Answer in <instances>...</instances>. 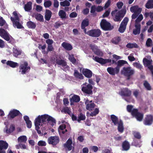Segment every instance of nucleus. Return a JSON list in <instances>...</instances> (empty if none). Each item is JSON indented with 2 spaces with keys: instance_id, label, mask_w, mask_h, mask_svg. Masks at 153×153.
Returning <instances> with one entry per match:
<instances>
[{
  "instance_id": "obj_1",
  "label": "nucleus",
  "mask_w": 153,
  "mask_h": 153,
  "mask_svg": "<svg viewBox=\"0 0 153 153\" xmlns=\"http://www.w3.org/2000/svg\"><path fill=\"white\" fill-rule=\"evenodd\" d=\"M126 12L125 9H122L119 11L115 9L111 12V14L112 16H114V20L115 22H120L125 16Z\"/></svg>"
},
{
  "instance_id": "obj_2",
  "label": "nucleus",
  "mask_w": 153,
  "mask_h": 153,
  "mask_svg": "<svg viewBox=\"0 0 153 153\" xmlns=\"http://www.w3.org/2000/svg\"><path fill=\"white\" fill-rule=\"evenodd\" d=\"M0 36L11 44H13L15 42L14 39L4 29H0Z\"/></svg>"
},
{
  "instance_id": "obj_3",
  "label": "nucleus",
  "mask_w": 153,
  "mask_h": 153,
  "mask_svg": "<svg viewBox=\"0 0 153 153\" xmlns=\"http://www.w3.org/2000/svg\"><path fill=\"white\" fill-rule=\"evenodd\" d=\"M121 73L122 74L127 77V80H129L131 77L134 74L135 71L134 69L130 67H124L121 70Z\"/></svg>"
},
{
  "instance_id": "obj_4",
  "label": "nucleus",
  "mask_w": 153,
  "mask_h": 153,
  "mask_svg": "<svg viewBox=\"0 0 153 153\" xmlns=\"http://www.w3.org/2000/svg\"><path fill=\"white\" fill-rule=\"evenodd\" d=\"M101 28L104 30L108 31L112 30L114 28L111 24L105 19H102L100 23Z\"/></svg>"
},
{
  "instance_id": "obj_5",
  "label": "nucleus",
  "mask_w": 153,
  "mask_h": 153,
  "mask_svg": "<svg viewBox=\"0 0 153 153\" xmlns=\"http://www.w3.org/2000/svg\"><path fill=\"white\" fill-rule=\"evenodd\" d=\"M19 72L21 70V74H26L30 69V67L28 65V63L27 61H24L20 64L19 67Z\"/></svg>"
},
{
  "instance_id": "obj_6",
  "label": "nucleus",
  "mask_w": 153,
  "mask_h": 153,
  "mask_svg": "<svg viewBox=\"0 0 153 153\" xmlns=\"http://www.w3.org/2000/svg\"><path fill=\"white\" fill-rule=\"evenodd\" d=\"M129 21V19L128 17H125L121 23L120 27L118 28V31L120 32L123 33L126 30L127 25Z\"/></svg>"
},
{
  "instance_id": "obj_7",
  "label": "nucleus",
  "mask_w": 153,
  "mask_h": 153,
  "mask_svg": "<svg viewBox=\"0 0 153 153\" xmlns=\"http://www.w3.org/2000/svg\"><path fill=\"white\" fill-rule=\"evenodd\" d=\"M83 85L85 86H83L82 88V90L83 92L88 94H92L93 86L85 82Z\"/></svg>"
},
{
  "instance_id": "obj_8",
  "label": "nucleus",
  "mask_w": 153,
  "mask_h": 153,
  "mask_svg": "<svg viewBox=\"0 0 153 153\" xmlns=\"http://www.w3.org/2000/svg\"><path fill=\"white\" fill-rule=\"evenodd\" d=\"M132 116L135 118L137 121H141L143 117V113L138 111V109L136 108L133 109Z\"/></svg>"
},
{
  "instance_id": "obj_9",
  "label": "nucleus",
  "mask_w": 153,
  "mask_h": 153,
  "mask_svg": "<svg viewBox=\"0 0 153 153\" xmlns=\"http://www.w3.org/2000/svg\"><path fill=\"white\" fill-rule=\"evenodd\" d=\"M41 118L42 123L43 124H44L46 120L49 122H51L55 124L56 123V121L52 117L49 116L47 114H45L41 116Z\"/></svg>"
},
{
  "instance_id": "obj_10",
  "label": "nucleus",
  "mask_w": 153,
  "mask_h": 153,
  "mask_svg": "<svg viewBox=\"0 0 153 153\" xmlns=\"http://www.w3.org/2000/svg\"><path fill=\"white\" fill-rule=\"evenodd\" d=\"M86 34L92 37H97L101 34V32L100 29H94L88 31Z\"/></svg>"
},
{
  "instance_id": "obj_11",
  "label": "nucleus",
  "mask_w": 153,
  "mask_h": 153,
  "mask_svg": "<svg viewBox=\"0 0 153 153\" xmlns=\"http://www.w3.org/2000/svg\"><path fill=\"white\" fill-rule=\"evenodd\" d=\"M48 143L52 145L53 146H56L59 142V139L58 137L55 136H51L48 140Z\"/></svg>"
},
{
  "instance_id": "obj_12",
  "label": "nucleus",
  "mask_w": 153,
  "mask_h": 153,
  "mask_svg": "<svg viewBox=\"0 0 153 153\" xmlns=\"http://www.w3.org/2000/svg\"><path fill=\"white\" fill-rule=\"evenodd\" d=\"M143 62L145 67H147L150 70L153 69V66L152 65L153 61L152 59H148L146 58H144Z\"/></svg>"
},
{
  "instance_id": "obj_13",
  "label": "nucleus",
  "mask_w": 153,
  "mask_h": 153,
  "mask_svg": "<svg viewBox=\"0 0 153 153\" xmlns=\"http://www.w3.org/2000/svg\"><path fill=\"white\" fill-rule=\"evenodd\" d=\"M107 70L110 74L114 76L115 74H117L119 73L120 70L116 66L114 68L111 67H108Z\"/></svg>"
},
{
  "instance_id": "obj_14",
  "label": "nucleus",
  "mask_w": 153,
  "mask_h": 153,
  "mask_svg": "<svg viewBox=\"0 0 153 153\" xmlns=\"http://www.w3.org/2000/svg\"><path fill=\"white\" fill-rule=\"evenodd\" d=\"M153 122V116L149 114L146 115L144 120L143 123L145 125H151Z\"/></svg>"
},
{
  "instance_id": "obj_15",
  "label": "nucleus",
  "mask_w": 153,
  "mask_h": 153,
  "mask_svg": "<svg viewBox=\"0 0 153 153\" xmlns=\"http://www.w3.org/2000/svg\"><path fill=\"white\" fill-rule=\"evenodd\" d=\"M72 144V140L70 138L68 140L66 143L64 144V147L66 150L68 151H71L73 147Z\"/></svg>"
},
{
  "instance_id": "obj_16",
  "label": "nucleus",
  "mask_w": 153,
  "mask_h": 153,
  "mask_svg": "<svg viewBox=\"0 0 153 153\" xmlns=\"http://www.w3.org/2000/svg\"><path fill=\"white\" fill-rule=\"evenodd\" d=\"M55 62L57 65H61L63 67H66L65 68L67 69L69 68V67L67 65L66 62L64 60L61 59L60 58L59 59L56 57Z\"/></svg>"
},
{
  "instance_id": "obj_17",
  "label": "nucleus",
  "mask_w": 153,
  "mask_h": 153,
  "mask_svg": "<svg viewBox=\"0 0 153 153\" xmlns=\"http://www.w3.org/2000/svg\"><path fill=\"white\" fill-rule=\"evenodd\" d=\"M21 114L19 111L16 109H13L10 111L8 115V117L10 119L14 118Z\"/></svg>"
},
{
  "instance_id": "obj_18",
  "label": "nucleus",
  "mask_w": 153,
  "mask_h": 153,
  "mask_svg": "<svg viewBox=\"0 0 153 153\" xmlns=\"http://www.w3.org/2000/svg\"><path fill=\"white\" fill-rule=\"evenodd\" d=\"M92 101L87 100L85 102L86 105V109L89 111H92L95 107V105L94 103L92 102Z\"/></svg>"
},
{
  "instance_id": "obj_19",
  "label": "nucleus",
  "mask_w": 153,
  "mask_h": 153,
  "mask_svg": "<svg viewBox=\"0 0 153 153\" xmlns=\"http://www.w3.org/2000/svg\"><path fill=\"white\" fill-rule=\"evenodd\" d=\"M10 20L12 22L13 25L14 27H16L18 29H22L24 28V27L19 22V20L15 21L12 17L10 18Z\"/></svg>"
},
{
  "instance_id": "obj_20",
  "label": "nucleus",
  "mask_w": 153,
  "mask_h": 153,
  "mask_svg": "<svg viewBox=\"0 0 153 153\" xmlns=\"http://www.w3.org/2000/svg\"><path fill=\"white\" fill-rule=\"evenodd\" d=\"M89 24L88 19H85L82 20L81 24V28L83 30L84 32L85 33H86V29L85 28L86 27L88 26Z\"/></svg>"
},
{
  "instance_id": "obj_21",
  "label": "nucleus",
  "mask_w": 153,
  "mask_h": 153,
  "mask_svg": "<svg viewBox=\"0 0 153 153\" xmlns=\"http://www.w3.org/2000/svg\"><path fill=\"white\" fill-rule=\"evenodd\" d=\"M82 74L87 78H91L92 75V72L90 70L88 69L83 68L82 71Z\"/></svg>"
},
{
  "instance_id": "obj_22",
  "label": "nucleus",
  "mask_w": 153,
  "mask_h": 153,
  "mask_svg": "<svg viewBox=\"0 0 153 153\" xmlns=\"http://www.w3.org/2000/svg\"><path fill=\"white\" fill-rule=\"evenodd\" d=\"M131 94V91L127 88H125L121 91V96L127 97H130Z\"/></svg>"
},
{
  "instance_id": "obj_23",
  "label": "nucleus",
  "mask_w": 153,
  "mask_h": 153,
  "mask_svg": "<svg viewBox=\"0 0 153 153\" xmlns=\"http://www.w3.org/2000/svg\"><path fill=\"white\" fill-rule=\"evenodd\" d=\"M142 8L139 7L137 5L132 6L130 7V10L132 13H136L140 14L142 11Z\"/></svg>"
},
{
  "instance_id": "obj_24",
  "label": "nucleus",
  "mask_w": 153,
  "mask_h": 153,
  "mask_svg": "<svg viewBox=\"0 0 153 153\" xmlns=\"http://www.w3.org/2000/svg\"><path fill=\"white\" fill-rule=\"evenodd\" d=\"M32 16L35 18L36 20L40 22H42L44 21L43 16L40 13H34Z\"/></svg>"
},
{
  "instance_id": "obj_25",
  "label": "nucleus",
  "mask_w": 153,
  "mask_h": 153,
  "mask_svg": "<svg viewBox=\"0 0 153 153\" xmlns=\"http://www.w3.org/2000/svg\"><path fill=\"white\" fill-rule=\"evenodd\" d=\"M62 46L67 51H71L73 49V47L70 44L65 42L62 43Z\"/></svg>"
},
{
  "instance_id": "obj_26",
  "label": "nucleus",
  "mask_w": 153,
  "mask_h": 153,
  "mask_svg": "<svg viewBox=\"0 0 153 153\" xmlns=\"http://www.w3.org/2000/svg\"><path fill=\"white\" fill-rule=\"evenodd\" d=\"M8 147V144L3 140H0V150H3L7 149Z\"/></svg>"
},
{
  "instance_id": "obj_27",
  "label": "nucleus",
  "mask_w": 153,
  "mask_h": 153,
  "mask_svg": "<svg viewBox=\"0 0 153 153\" xmlns=\"http://www.w3.org/2000/svg\"><path fill=\"white\" fill-rule=\"evenodd\" d=\"M122 146L123 150L124 151H128L130 148L129 143L126 140H125L123 143Z\"/></svg>"
},
{
  "instance_id": "obj_28",
  "label": "nucleus",
  "mask_w": 153,
  "mask_h": 153,
  "mask_svg": "<svg viewBox=\"0 0 153 153\" xmlns=\"http://www.w3.org/2000/svg\"><path fill=\"white\" fill-rule=\"evenodd\" d=\"M140 25L137 24L135 25V28L134 29L133 31V33L136 35L140 34Z\"/></svg>"
},
{
  "instance_id": "obj_29",
  "label": "nucleus",
  "mask_w": 153,
  "mask_h": 153,
  "mask_svg": "<svg viewBox=\"0 0 153 153\" xmlns=\"http://www.w3.org/2000/svg\"><path fill=\"white\" fill-rule=\"evenodd\" d=\"M52 13L51 11L49 10L46 9L45 11V19L47 21H49L52 16Z\"/></svg>"
},
{
  "instance_id": "obj_30",
  "label": "nucleus",
  "mask_w": 153,
  "mask_h": 153,
  "mask_svg": "<svg viewBox=\"0 0 153 153\" xmlns=\"http://www.w3.org/2000/svg\"><path fill=\"white\" fill-rule=\"evenodd\" d=\"M6 64L13 68H16L18 66L19 64L16 62L11 61H8L6 63Z\"/></svg>"
},
{
  "instance_id": "obj_31",
  "label": "nucleus",
  "mask_w": 153,
  "mask_h": 153,
  "mask_svg": "<svg viewBox=\"0 0 153 153\" xmlns=\"http://www.w3.org/2000/svg\"><path fill=\"white\" fill-rule=\"evenodd\" d=\"M6 132L7 134H10L13 132L15 130V127L14 125L11 124L10 125L9 128H8L6 126Z\"/></svg>"
},
{
  "instance_id": "obj_32",
  "label": "nucleus",
  "mask_w": 153,
  "mask_h": 153,
  "mask_svg": "<svg viewBox=\"0 0 153 153\" xmlns=\"http://www.w3.org/2000/svg\"><path fill=\"white\" fill-rule=\"evenodd\" d=\"M13 55L16 57H17L21 53V51L17 48L16 47L13 48Z\"/></svg>"
},
{
  "instance_id": "obj_33",
  "label": "nucleus",
  "mask_w": 153,
  "mask_h": 153,
  "mask_svg": "<svg viewBox=\"0 0 153 153\" xmlns=\"http://www.w3.org/2000/svg\"><path fill=\"white\" fill-rule=\"evenodd\" d=\"M32 3L31 1L28 2L24 6V9L25 11L28 12L32 9Z\"/></svg>"
},
{
  "instance_id": "obj_34",
  "label": "nucleus",
  "mask_w": 153,
  "mask_h": 153,
  "mask_svg": "<svg viewBox=\"0 0 153 153\" xmlns=\"http://www.w3.org/2000/svg\"><path fill=\"white\" fill-rule=\"evenodd\" d=\"M80 100V98L77 95H74L70 99L71 105H72V102H78Z\"/></svg>"
},
{
  "instance_id": "obj_35",
  "label": "nucleus",
  "mask_w": 153,
  "mask_h": 153,
  "mask_svg": "<svg viewBox=\"0 0 153 153\" xmlns=\"http://www.w3.org/2000/svg\"><path fill=\"white\" fill-rule=\"evenodd\" d=\"M111 119L115 125L119 123L118 117L112 114L111 115Z\"/></svg>"
},
{
  "instance_id": "obj_36",
  "label": "nucleus",
  "mask_w": 153,
  "mask_h": 153,
  "mask_svg": "<svg viewBox=\"0 0 153 153\" xmlns=\"http://www.w3.org/2000/svg\"><path fill=\"white\" fill-rule=\"evenodd\" d=\"M74 76L77 78L80 79H83L84 78L82 75L81 73L79 72L78 71L76 70H75L74 71Z\"/></svg>"
},
{
  "instance_id": "obj_37",
  "label": "nucleus",
  "mask_w": 153,
  "mask_h": 153,
  "mask_svg": "<svg viewBox=\"0 0 153 153\" xmlns=\"http://www.w3.org/2000/svg\"><path fill=\"white\" fill-rule=\"evenodd\" d=\"M127 63H128L125 60H120L118 61L117 62V67L120 70V68L121 66H123L124 64Z\"/></svg>"
},
{
  "instance_id": "obj_38",
  "label": "nucleus",
  "mask_w": 153,
  "mask_h": 153,
  "mask_svg": "<svg viewBox=\"0 0 153 153\" xmlns=\"http://www.w3.org/2000/svg\"><path fill=\"white\" fill-rule=\"evenodd\" d=\"M145 7L148 9L153 8V0H148L145 4Z\"/></svg>"
},
{
  "instance_id": "obj_39",
  "label": "nucleus",
  "mask_w": 153,
  "mask_h": 153,
  "mask_svg": "<svg viewBox=\"0 0 153 153\" xmlns=\"http://www.w3.org/2000/svg\"><path fill=\"white\" fill-rule=\"evenodd\" d=\"M26 25L29 28L32 29H35L36 26V24L35 23L30 21L27 22Z\"/></svg>"
},
{
  "instance_id": "obj_40",
  "label": "nucleus",
  "mask_w": 153,
  "mask_h": 153,
  "mask_svg": "<svg viewBox=\"0 0 153 153\" xmlns=\"http://www.w3.org/2000/svg\"><path fill=\"white\" fill-rule=\"evenodd\" d=\"M118 124V131L121 133L123 132L124 131V128L123 126V123L122 121L121 120H120Z\"/></svg>"
},
{
  "instance_id": "obj_41",
  "label": "nucleus",
  "mask_w": 153,
  "mask_h": 153,
  "mask_svg": "<svg viewBox=\"0 0 153 153\" xmlns=\"http://www.w3.org/2000/svg\"><path fill=\"white\" fill-rule=\"evenodd\" d=\"M86 117L84 114L80 112L78 114L77 121L79 123H80L81 120H85Z\"/></svg>"
},
{
  "instance_id": "obj_42",
  "label": "nucleus",
  "mask_w": 153,
  "mask_h": 153,
  "mask_svg": "<svg viewBox=\"0 0 153 153\" xmlns=\"http://www.w3.org/2000/svg\"><path fill=\"white\" fill-rule=\"evenodd\" d=\"M96 11V6L95 5L92 6L91 8L90 13L91 15L93 17H95L97 16V13L95 12Z\"/></svg>"
},
{
  "instance_id": "obj_43",
  "label": "nucleus",
  "mask_w": 153,
  "mask_h": 153,
  "mask_svg": "<svg viewBox=\"0 0 153 153\" xmlns=\"http://www.w3.org/2000/svg\"><path fill=\"white\" fill-rule=\"evenodd\" d=\"M121 41V37L117 36L114 37L111 40L112 42L114 44L117 45Z\"/></svg>"
},
{
  "instance_id": "obj_44",
  "label": "nucleus",
  "mask_w": 153,
  "mask_h": 153,
  "mask_svg": "<svg viewBox=\"0 0 153 153\" xmlns=\"http://www.w3.org/2000/svg\"><path fill=\"white\" fill-rule=\"evenodd\" d=\"M144 16L146 18L149 17L151 20L153 21V12H145L144 14Z\"/></svg>"
},
{
  "instance_id": "obj_45",
  "label": "nucleus",
  "mask_w": 153,
  "mask_h": 153,
  "mask_svg": "<svg viewBox=\"0 0 153 153\" xmlns=\"http://www.w3.org/2000/svg\"><path fill=\"white\" fill-rule=\"evenodd\" d=\"M94 59L100 63L101 64H104L105 59L101 57H99L97 56H95L94 57Z\"/></svg>"
},
{
  "instance_id": "obj_46",
  "label": "nucleus",
  "mask_w": 153,
  "mask_h": 153,
  "mask_svg": "<svg viewBox=\"0 0 153 153\" xmlns=\"http://www.w3.org/2000/svg\"><path fill=\"white\" fill-rule=\"evenodd\" d=\"M126 47L129 48H138V46L136 43H128L126 45Z\"/></svg>"
},
{
  "instance_id": "obj_47",
  "label": "nucleus",
  "mask_w": 153,
  "mask_h": 153,
  "mask_svg": "<svg viewBox=\"0 0 153 153\" xmlns=\"http://www.w3.org/2000/svg\"><path fill=\"white\" fill-rule=\"evenodd\" d=\"M143 85L145 88L147 90L150 91L152 89L150 84L147 81L145 80L144 81Z\"/></svg>"
},
{
  "instance_id": "obj_48",
  "label": "nucleus",
  "mask_w": 153,
  "mask_h": 153,
  "mask_svg": "<svg viewBox=\"0 0 153 153\" xmlns=\"http://www.w3.org/2000/svg\"><path fill=\"white\" fill-rule=\"evenodd\" d=\"M59 15L62 19L66 18V13L63 10H61L59 12Z\"/></svg>"
},
{
  "instance_id": "obj_49",
  "label": "nucleus",
  "mask_w": 153,
  "mask_h": 153,
  "mask_svg": "<svg viewBox=\"0 0 153 153\" xmlns=\"http://www.w3.org/2000/svg\"><path fill=\"white\" fill-rule=\"evenodd\" d=\"M27 140V137L25 136H22L19 137L18 139V142H20L25 143Z\"/></svg>"
},
{
  "instance_id": "obj_50",
  "label": "nucleus",
  "mask_w": 153,
  "mask_h": 153,
  "mask_svg": "<svg viewBox=\"0 0 153 153\" xmlns=\"http://www.w3.org/2000/svg\"><path fill=\"white\" fill-rule=\"evenodd\" d=\"M69 59L74 65L75 64L76 62V59L74 57V55L72 54L71 56L69 55Z\"/></svg>"
},
{
  "instance_id": "obj_51",
  "label": "nucleus",
  "mask_w": 153,
  "mask_h": 153,
  "mask_svg": "<svg viewBox=\"0 0 153 153\" xmlns=\"http://www.w3.org/2000/svg\"><path fill=\"white\" fill-rule=\"evenodd\" d=\"M13 14L14 16V17H13L15 21L20 20L19 18V14H18L17 12L16 11H14L13 13Z\"/></svg>"
},
{
  "instance_id": "obj_52",
  "label": "nucleus",
  "mask_w": 153,
  "mask_h": 153,
  "mask_svg": "<svg viewBox=\"0 0 153 153\" xmlns=\"http://www.w3.org/2000/svg\"><path fill=\"white\" fill-rule=\"evenodd\" d=\"M143 17L142 14H140L138 17L135 20V24H140L139 23L140 21L143 19Z\"/></svg>"
},
{
  "instance_id": "obj_53",
  "label": "nucleus",
  "mask_w": 153,
  "mask_h": 153,
  "mask_svg": "<svg viewBox=\"0 0 153 153\" xmlns=\"http://www.w3.org/2000/svg\"><path fill=\"white\" fill-rule=\"evenodd\" d=\"M99 113V110L98 108H96L94 111L91 112L90 114V116L91 117L95 116Z\"/></svg>"
},
{
  "instance_id": "obj_54",
  "label": "nucleus",
  "mask_w": 153,
  "mask_h": 153,
  "mask_svg": "<svg viewBox=\"0 0 153 153\" xmlns=\"http://www.w3.org/2000/svg\"><path fill=\"white\" fill-rule=\"evenodd\" d=\"M60 5L63 7L68 6L70 5V3L67 0L60 2Z\"/></svg>"
},
{
  "instance_id": "obj_55",
  "label": "nucleus",
  "mask_w": 153,
  "mask_h": 153,
  "mask_svg": "<svg viewBox=\"0 0 153 153\" xmlns=\"http://www.w3.org/2000/svg\"><path fill=\"white\" fill-rule=\"evenodd\" d=\"M41 116L39 115L36 118L35 120L34 124L37 125H40V123H41Z\"/></svg>"
},
{
  "instance_id": "obj_56",
  "label": "nucleus",
  "mask_w": 153,
  "mask_h": 153,
  "mask_svg": "<svg viewBox=\"0 0 153 153\" xmlns=\"http://www.w3.org/2000/svg\"><path fill=\"white\" fill-rule=\"evenodd\" d=\"M146 46L149 47L152 46L153 45L152 40L150 38H148L146 41Z\"/></svg>"
},
{
  "instance_id": "obj_57",
  "label": "nucleus",
  "mask_w": 153,
  "mask_h": 153,
  "mask_svg": "<svg viewBox=\"0 0 153 153\" xmlns=\"http://www.w3.org/2000/svg\"><path fill=\"white\" fill-rule=\"evenodd\" d=\"M52 4L51 2L50 1H45L44 5L45 8H48L50 7Z\"/></svg>"
},
{
  "instance_id": "obj_58",
  "label": "nucleus",
  "mask_w": 153,
  "mask_h": 153,
  "mask_svg": "<svg viewBox=\"0 0 153 153\" xmlns=\"http://www.w3.org/2000/svg\"><path fill=\"white\" fill-rule=\"evenodd\" d=\"M133 106L131 105H128L127 106V109L128 111L129 112L131 113V115L133 111Z\"/></svg>"
},
{
  "instance_id": "obj_59",
  "label": "nucleus",
  "mask_w": 153,
  "mask_h": 153,
  "mask_svg": "<svg viewBox=\"0 0 153 153\" xmlns=\"http://www.w3.org/2000/svg\"><path fill=\"white\" fill-rule=\"evenodd\" d=\"M134 137L138 139H140L141 138V136L139 132H134L133 134Z\"/></svg>"
},
{
  "instance_id": "obj_60",
  "label": "nucleus",
  "mask_w": 153,
  "mask_h": 153,
  "mask_svg": "<svg viewBox=\"0 0 153 153\" xmlns=\"http://www.w3.org/2000/svg\"><path fill=\"white\" fill-rule=\"evenodd\" d=\"M94 52L95 54L97 56H102L103 55L102 52L98 48Z\"/></svg>"
},
{
  "instance_id": "obj_61",
  "label": "nucleus",
  "mask_w": 153,
  "mask_h": 153,
  "mask_svg": "<svg viewBox=\"0 0 153 153\" xmlns=\"http://www.w3.org/2000/svg\"><path fill=\"white\" fill-rule=\"evenodd\" d=\"M90 47L92 51L94 52L98 49L97 47L95 44H90Z\"/></svg>"
},
{
  "instance_id": "obj_62",
  "label": "nucleus",
  "mask_w": 153,
  "mask_h": 153,
  "mask_svg": "<svg viewBox=\"0 0 153 153\" xmlns=\"http://www.w3.org/2000/svg\"><path fill=\"white\" fill-rule=\"evenodd\" d=\"M38 145L39 146H45L46 143L45 141L40 140L38 143Z\"/></svg>"
},
{
  "instance_id": "obj_63",
  "label": "nucleus",
  "mask_w": 153,
  "mask_h": 153,
  "mask_svg": "<svg viewBox=\"0 0 153 153\" xmlns=\"http://www.w3.org/2000/svg\"><path fill=\"white\" fill-rule=\"evenodd\" d=\"M16 148L17 149H19V148H21L22 149H26V146L25 144L20 143L18 146H16Z\"/></svg>"
},
{
  "instance_id": "obj_64",
  "label": "nucleus",
  "mask_w": 153,
  "mask_h": 153,
  "mask_svg": "<svg viewBox=\"0 0 153 153\" xmlns=\"http://www.w3.org/2000/svg\"><path fill=\"white\" fill-rule=\"evenodd\" d=\"M6 23L5 20L1 17H0V26H3Z\"/></svg>"
}]
</instances>
